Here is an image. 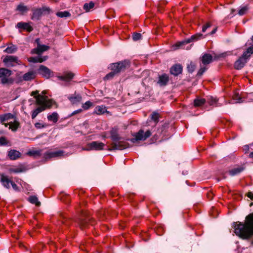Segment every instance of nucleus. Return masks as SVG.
Listing matches in <instances>:
<instances>
[{"mask_svg": "<svg viewBox=\"0 0 253 253\" xmlns=\"http://www.w3.org/2000/svg\"><path fill=\"white\" fill-rule=\"evenodd\" d=\"M249 157L250 158H253V152H251L250 155H249Z\"/></svg>", "mask_w": 253, "mask_h": 253, "instance_id": "obj_57", "label": "nucleus"}, {"mask_svg": "<svg viewBox=\"0 0 253 253\" xmlns=\"http://www.w3.org/2000/svg\"><path fill=\"white\" fill-rule=\"evenodd\" d=\"M16 27L18 29H22L31 32L33 30V28L28 23L20 22L17 24Z\"/></svg>", "mask_w": 253, "mask_h": 253, "instance_id": "obj_16", "label": "nucleus"}, {"mask_svg": "<svg viewBox=\"0 0 253 253\" xmlns=\"http://www.w3.org/2000/svg\"><path fill=\"white\" fill-rule=\"evenodd\" d=\"M9 171L10 172L19 173L22 172L23 169L21 168H11L9 169Z\"/></svg>", "mask_w": 253, "mask_h": 253, "instance_id": "obj_42", "label": "nucleus"}, {"mask_svg": "<svg viewBox=\"0 0 253 253\" xmlns=\"http://www.w3.org/2000/svg\"><path fill=\"white\" fill-rule=\"evenodd\" d=\"M3 62L8 67L14 66L18 64V58L14 56L7 55L3 59Z\"/></svg>", "mask_w": 253, "mask_h": 253, "instance_id": "obj_12", "label": "nucleus"}, {"mask_svg": "<svg viewBox=\"0 0 253 253\" xmlns=\"http://www.w3.org/2000/svg\"><path fill=\"white\" fill-rule=\"evenodd\" d=\"M47 119L49 121H52L53 123L57 122L58 119V115L56 112H53L51 115L47 116Z\"/></svg>", "mask_w": 253, "mask_h": 253, "instance_id": "obj_31", "label": "nucleus"}, {"mask_svg": "<svg viewBox=\"0 0 253 253\" xmlns=\"http://www.w3.org/2000/svg\"><path fill=\"white\" fill-rule=\"evenodd\" d=\"M13 188V189L15 190V191H17L18 190V186H17V185L14 183L13 182H11V184H10Z\"/></svg>", "mask_w": 253, "mask_h": 253, "instance_id": "obj_51", "label": "nucleus"}, {"mask_svg": "<svg viewBox=\"0 0 253 253\" xmlns=\"http://www.w3.org/2000/svg\"><path fill=\"white\" fill-rule=\"evenodd\" d=\"M39 39L36 40V42L38 43V46L37 48L32 49L31 53L33 54H37L38 55L41 54L43 52L48 50L50 47L49 46L46 45H41L39 44Z\"/></svg>", "mask_w": 253, "mask_h": 253, "instance_id": "obj_11", "label": "nucleus"}, {"mask_svg": "<svg viewBox=\"0 0 253 253\" xmlns=\"http://www.w3.org/2000/svg\"><path fill=\"white\" fill-rule=\"evenodd\" d=\"M36 77V75L34 72H28L23 76V80L26 81H30L34 79Z\"/></svg>", "mask_w": 253, "mask_h": 253, "instance_id": "obj_27", "label": "nucleus"}, {"mask_svg": "<svg viewBox=\"0 0 253 253\" xmlns=\"http://www.w3.org/2000/svg\"><path fill=\"white\" fill-rule=\"evenodd\" d=\"M8 143V142L5 137H0V146L7 145Z\"/></svg>", "mask_w": 253, "mask_h": 253, "instance_id": "obj_43", "label": "nucleus"}, {"mask_svg": "<svg viewBox=\"0 0 253 253\" xmlns=\"http://www.w3.org/2000/svg\"><path fill=\"white\" fill-rule=\"evenodd\" d=\"M79 112H77V111H76V112H73V113L72 114V115H75L76 114H77V113H78Z\"/></svg>", "mask_w": 253, "mask_h": 253, "instance_id": "obj_59", "label": "nucleus"}, {"mask_svg": "<svg viewBox=\"0 0 253 253\" xmlns=\"http://www.w3.org/2000/svg\"><path fill=\"white\" fill-rule=\"evenodd\" d=\"M92 105H93V103L91 102L88 101H86L84 104H83L82 107L84 109L87 110V109H89L90 108V107L91 106H92Z\"/></svg>", "mask_w": 253, "mask_h": 253, "instance_id": "obj_39", "label": "nucleus"}, {"mask_svg": "<svg viewBox=\"0 0 253 253\" xmlns=\"http://www.w3.org/2000/svg\"><path fill=\"white\" fill-rule=\"evenodd\" d=\"M211 24L210 23H207L205 25H204L202 27V32H205L207 28L211 27Z\"/></svg>", "mask_w": 253, "mask_h": 253, "instance_id": "obj_50", "label": "nucleus"}, {"mask_svg": "<svg viewBox=\"0 0 253 253\" xmlns=\"http://www.w3.org/2000/svg\"><path fill=\"white\" fill-rule=\"evenodd\" d=\"M169 81V77L166 74H163L159 77L158 84L161 86L166 85Z\"/></svg>", "mask_w": 253, "mask_h": 253, "instance_id": "obj_19", "label": "nucleus"}, {"mask_svg": "<svg viewBox=\"0 0 253 253\" xmlns=\"http://www.w3.org/2000/svg\"><path fill=\"white\" fill-rule=\"evenodd\" d=\"M248 197L250 199L253 200V193L252 192H249L248 193Z\"/></svg>", "mask_w": 253, "mask_h": 253, "instance_id": "obj_53", "label": "nucleus"}, {"mask_svg": "<svg viewBox=\"0 0 253 253\" xmlns=\"http://www.w3.org/2000/svg\"><path fill=\"white\" fill-rule=\"evenodd\" d=\"M94 6V3L93 1H90L89 3H85L84 5V9L86 12H88Z\"/></svg>", "mask_w": 253, "mask_h": 253, "instance_id": "obj_33", "label": "nucleus"}, {"mask_svg": "<svg viewBox=\"0 0 253 253\" xmlns=\"http://www.w3.org/2000/svg\"><path fill=\"white\" fill-rule=\"evenodd\" d=\"M248 58L243 55H242L234 64V67L237 70L241 69L247 62Z\"/></svg>", "mask_w": 253, "mask_h": 253, "instance_id": "obj_14", "label": "nucleus"}, {"mask_svg": "<svg viewBox=\"0 0 253 253\" xmlns=\"http://www.w3.org/2000/svg\"><path fill=\"white\" fill-rule=\"evenodd\" d=\"M231 11H232V13H233V12H234L235 10L233 9H232Z\"/></svg>", "mask_w": 253, "mask_h": 253, "instance_id": "obj_60", "label": "nucleus"}, {"mask_svg": "<svg viewBox=\"0 0 253 253\" xmlns=\"http://www.w3.org/2000/svg\"><path fill=\"white\" fill-rule=\"evenodd\" d=\"M77 111H82V110L81 109H79Z\"/></svg>", "mask_w": 253, "mask_h": 253, "instance_id": "obj_62", "label": "nucleus"}, {"mask_svg": "<svg viewBox=\"0 0 253 253\" xmlns=\"http://www.w3.org/2000/svg\"><path fill=\"white\" fill-rule=\"evenodd\" d=\"M207 70V68L204 66V67H201L199 70L198 71L197 76H202L203 73Z\"/></svg>", "mask_w": 253, "mask_h": 253, "instance_id": "obj_44", "label": "nucleus"}, {"mask_svg": "<svg viewBox=\"0 0 253 253\" xmlns=\"http://www.w3.org/2000/svg\"><path fill=\"white\" fill-rule=\"evenodd\" d=\"M42 150H30L27 152L26 155L33 157L35 158H39L41 156L42 154Z\"/></svg>", "mask_w": 253, "mask_h": 253, "instance_id": "obj_26", "label": "nucleus"}, {"mask_svg": "<svg viewBox=\"0 0 253 253\" xmlns=\"http://www.w3.org/2000/svg\"><path fill=\"white\" fill-rule=\"evenodd\" d=\"M244 150L245 151V153H247L248 151L249 150V145H245L244 146Z\"/></svg>", "mask_w": 253, "mask_h": 253, "instance_id": "obj_55", "label": "nucleus"}, {"mask_svg": "<svg viewBox=\"0 0 253 253\" xmlns=\"http://www.w3.org/2000/svg\"><path fill=\"white\" fill-rule=\"evenodd\" d=\"M110 135L113 142L109 150H122L129 147L128 143L124 141L123 138L120 136L117 128H113L110 131Z\"/></svg>", "mask_w": 253, "mask_h": 253, "instance_id": "obj_3", "label": "nucleus"}, {"mask_svg": "<svg viewBox=\"0 0 253 253\" xmlns=\"http://www.w3.org/2000/svg\"><path fill=\"white\" fill-rule=\"evenodd\" d=\"M38 73L43 77L48 79L53 75V72L49 69L43 65H41L38 69Z\"/></svg>", "mask_w": 253, "mask_h": 253, "instance_id": "obj_13", "label": "nucleus"}, {"mask_svg": "<svg viewBox=\"0 0 253 253\" xmlns=\"http://www.w3.org/2000/svg\"><path fill=\"white\" fill-rule=\"evenodd\" d=\"M233 99L236 101L237 103L241 102L242 98L238 95V94H234L233 96Z\"/></svg>", "mask_w": 253, "mask_h": 253, "instance_id": "obj_47", "label": "nucleus"}, {"mask_svg": "<svg viewBox=\"0 0 253 253\" xmlns=\"http://www.w3.org/2000/svg\"><path fill=\"white\" fill-rule=\"evenodd\" d=\"M64 156V152L62 150L57 151H47L43 155V158L45 161H47L52 158H60Z\"/></svg>", "mask_w": 253, "mask_h": 253, "instance_id": "obj_10", "label": "nucleus"}, {"mask_svg": "<svg viewBox=\"0 0 253 253\" xmlns=\"http://www.w3.org/2000/svg\"><path fill=\"white\" fill-rule=\"evenodd\" d=\"M206 103H207L210 106H218V99L216 97H213L211 96H207L206 99Z\"/></svg>", "mask_w": 253, "mask_h": 253, "instance_id": "obj_24", "label": "nucleus"}, {"mask_svg": "<svg viewBox=\"0 0 253 253\" xmlns=\"http://www.w3.org/2000/svg\"><path fill=\"white\" fill-rule=\"evenodd\" d=\"M203 38V35L201 33H197L194 35H192L190 38L186 39L183 41L177 42L175 44V46L177 47H181L183 45L189 43L191 42L196 41Z\"/></svg>", "mask_w": 253, "mask_h": 253, "instance_id": "obj_8", "label": "nucleus"}, {"mask_svg": "<svg viewBox=\"0 0 253 253\" xmlns=\"http://www.w3.org/2000/svg\"><path fill=\"white\" fill-rule=\"evenodd\" d=\"M251 40L252 41V42H253V36L251 38Z\"/></svg>", "mask_w": 253, "mask_h": 253, "instance_id": "obj_61", "label": "nucleus"}, {"mask_svg": "<svg viewBox=\"0 0 253 253\" xmlns=\"http://www.w3.org/2000/svg\"><path fill=\"white\" fill-rule=\"evenodd\" d=\"M29 201L31 203L35 204L37 206H39L41 205V203L39 201L38 198L35 196H30L29 198Z\"/></svg>", "mask_w": 253, "mask_h": 253, "instance_id": "obj_32", "label": "nucleus"}, {"mask_svg": "<svg viewBox=\"0 0 253 253\" xmlns=\"http://www.w3.org/2000/svg\"><path fill=\"white\" fill-rule=\"evenodd\" d=\"M33 14L31 16V19L33 20H39L42 14V11L41 8L33 9Z\"/></svg>", "mask_w": 253, "mask_h": 253, "instance_id": "obj_20", "label": "nucleus"}, {"mask_svg": "<svg viewBox=\"0 0 253 253\" xmlns=\"http://www.w3.org/2000/svg\"><path fill=\"white\" fill-rule=\"evenodd\" d=\"M206 103L205 98L197 97L194 100L193 104L195 107H202Z\"/></svg>", "mask_w": 253, "mask_h": 253, "instance_id": "obj_25", "label": "nucleus"}, {"mask_svg": "<svg viewBox=\"0 0 253 253\" xmlns=\"http://www.w3.org/2000/svg\"><path fill=\"white\" fill-rule=\"evenodd\" d=\"M17 47L14 45H12L10 46H8L5 50L4 52L7 53H13L16 51L17 50Z\"/></svg>", "mask_w": 253, "mask_h": 253, "instance_id": "obj_36", "label": "nucleus"}, {"mask_svg": "<svg viewBox=\"0 0 253 253\" xmlns=\"http://www.w3.org/2000/svg\"><path fill=\"white\" fill-rule=\"evenodd\" d=\"M40 112H33L32 115V118L34 119L36 117V116L38 115V113Z\"/></svg>", "mask_w": 253, "mask_h": 253, "instance_id": "obj_52", "label": "nucleus"}, {"mask_svg": "<svg viewBox=\"0 0 253 253\" xmlns=\"http://www.w3.org/2000/svg\"><path fill=\"white\" fill-rule=\"evenodd\" d=\"M95 111H107V108L104 106H98L95 108Z\"/></svg>", "mask_w": 253, "mask_h": 253, "instance_id": "obj_46", "label": "nucleus"}, {"mask_svg": "<svg viewBox=\"0 0 253 253\" xmlns=\"http://www.w3.org/2000/svg\"><path fill=\"white\" fill-rule=\"evenodd\" d=\"M132 39L133 41H137L141 39L142 36H141V34L140 33H134L132 34Z\"/></svg>", "mask_w": 253, "mask_h": 253, "instance_id": "obj_40", "label": "nucleus"}, {"mask_svg": "<svg viewBox=\"0 0 253 253\" xmlns=\"http://www.w3.org/2000/svg\"><path fill=\"white\" fill-rule=\"evenodd\" d=\"M117 75L114 70H111V72L107 74L104 77V80H109L113 79L115 75Z\"/></svg>", "mask_w": 253, "mask_h": 253, "instance_id": "obj_37", "label": "nucleus"}, {"mask_svg": "<svg viewBox=\"0 0 253 253\" xmlns=\"http://www.w3.org/2000/svg\"><path fill=\"white\" fill-rule=\"evenodd\" d=\"M151 135V132L150 130H147L145 132L142 129H140L139 131L133 135L134 137L128 139L132 143H134L137 141L140 140H145L147 138L149 137Z\"/></svg>", "mask_w": 253, "mask_h": 253, "instance_id": "obj_6", "label": "nucleus"}, {"mask_svg": "<svg viewBox=\"0 0 253 253\" xmlns=\"http://www.w3.org/2000/svg\"><path fill=\"white\" fill-rule=\"evenodd\" d=\"M56 15L58 17H61V18H66L69 17L71 16V14L69 12L67 11H59L56 13Z\"/></svg>", "mask_w": 253, "mask_h": 253, "instance_id": "obj_35", "label": "nucleus"}, {"mask_svg": "<svg viewBox=\"0 0 253 253\" xmlns=\"http://www.w3.org/2000/svg\"><path fill=\"white\" fill-rule=\"evenodd\" d=\"M35 126L37 128H42L45 127L46 126L40 123H37L35 124Z\"/></svg>", "mask_w": 253, "mask_h": 253, "instance_id": "obj_49", "label": "nucleus"}, {"mask_svg": "<svg viewBox=\"0 0 253 253\" xmlns=\"http://www.w3.org/2000/svg\"><path fill=\"white\" fill-rule=\"evenodd\" d=\"M252 54H253V44L247 49L243 55L248 59Z\"/></svg>", "mask_w": 253, "mask_h": 253, "instance_id": "obj_30", "label": "nucleus"}, {"mask_svg": "<svg viewBox=\"0 0 253 253\" xmlns=\"http://www.w3.org/2000/svg\"><path fill=\"white\" fill-rule=\"evenodd\" d=\"M216 29H215L213 30H212V32H211V34H213L214 33H215V32H216Z\"/></svg>", "mask_w": 253, "mask_h": 253, "instance_id": "obj_58", "label": "nucleus"}, {"mask_svg": "<svg viewBox=\"0 0 253 253\" xmlns=\"http://www.w3.org/2000/svg\"><path fill=\"white\" fill-rule=\"evenodd\" d=\"M5 121H9L8 123L4 124L6 127L9 126V128L12 131H16L19 126V123L16 120L14 115L11 113H7L0 115V123H3Z\"/></svg>", "mask_w": 253, "mask_h": 253, "instance_id": "obj_4", "label": "nucleus"}, {"mask_svg": "<svg viewBox=\"0 0 253 253\" xmlns=\"http://www.w3.org/2000/svg\"><path fill=\"white\" fill-rule=\"evenodd\" d=\"M235 233L240 238L248 239L253 236V213L246 217L244 223L237 221L233 223Z\"/></svg>", "mask_w": 253, "mask_h": 253, "instance_id": "obj_1", "label": "nucleus"}, {"mask_svg": "<svg viewBox=\"0 0 253 253\" xmlns=\"http://www.w3.org/2000/svg\"><path fill=\"white\" fill-rule=\"evenodd\" d=\"M201 61L202 64L206 66L212 62V56L210 54L205 53L201 57Z\"/></svg>", "mask_w": 253, "mask_h": 253, "instance_id": "obj_17", "label": "nucleus"}, {"mask_svg": "<svg viewBox=\"0 0 253 253\" xmlns=\"http://www.w3.org/2000/svg\"><path fill=\"white\" fill-rule=\"evenodd\" d=\"M196 65L193 62H190L187 66L188 72L190 73H193L194 71Z\"/></svg>", "mask_w": 253, "mask_h": 253, "instance_id": "obj_38", "label": "nucleus"}, {"mask_svg": "<svg viewBox=\"0 0 253 253\" xmlns=\"http://www.w3.org/2000/svg\"><path fill=\"white\" fill-rule=\"evenodd\" d=\"M182 71V67L179 64H176L173 65L170 69L171 74L177 76L180 74Z\"/></svg>", "mask_w": 253, "mask_h": 253, "instance_id": "obj_15", "label": "nucleus"}, {"mask_svg": "<svg viewBox=\"0 0 253 253\" xmlns=\"http://www.w3.org/2000/svg\"><path fill=\"white\" fill-rule=\"evenodd\" d=\"M159 117V114L156 112H154L151 115V118L155 123H157L158 122Z\"/></svg>", "mask_w": 253, "mask_h": 253, "instance_id": "obj_41", "label": "nucleus"}, {"mask_svg": "<svg viewBox=\"0 0 253 253\" xmlns=\"http://www.w3.org/2000/svg\"><path fill=\"white\" fill-rule=\"evenodd\" d=\"M243 170L241 168H236L230 170L229 172L231 176H234L240 173Z\"/></svg>", "mask_w": 253, "mask_h": 253, "instance_id": "obj_34", "label": "nucleus"}, {"mask_svg": "<svg viewBox=\"0 0 253 253\" xmlns=\"http://www.w3.org/2000/svg\"><path fill=\"white\" fill-rule=\"evenodd\" d=\"M105 112H101V111L96 112V114L97 115H99L103 114Z\"/></svg>", "mask_w": 253, "mask_h": 253, "instance_id": "obj_56", "label": "nucleus"}, {"mask_svg": "<svg viewBox=\"0 0 253 253\" xmlns=\"http://www.w3.org/2000/svg\"><path fill=\"white\" fill-rule=\"evenodd\" d=\"M248 7L247 6H244L239 10L238 13L240 15H243L246 13Z\"/></svg>", "mask_w": 253, "mask_h": 253, "instance_id": "obj_45", "label": "nucleus"}, {"mask_svg": "<svg viewBox=\"0 0 253 253\" xmlns=\"http://www.w3.org/2000/svg\"><path fill=\"white\" fill-rule=\"evenodd\" d=\"M47 59V56L31 57L28 58V61L33 63H42Z\"/></svg>", "mask_w": 253, "mask_h": 253, "instance_id": "obj_23", "label": "nucleus"}, {"mask_svg": "<svg viewBox=\"0 0 253 253\" xmlns=\"http://www.w3.org/2000/svg\"><path fill=\"white\" fill-rule=\"evenodd\" d=\"M16 10L19 11L21 14H23L24 13H26L28 10V8L25 5H24L23 3H20L17 6Z\"/></svg>", "mask_w": 253, "mask_h": 253, "instance_id": "obj_29", "label": "nucleus"}, {"mask_svg": "<svg viewBox=\"0 0 253 253\" xmlns=\"http://www.w3.org/2000/svg\"><path fill=\"white\" fill-rule=\"evenodd\" d=\"M89 219H88L87 220H82L80 221V226L82 228L84 227H85L87 225V222H88V220Z\"/></svg>", "mask_w": 253, "mask_h": 253, "instance_id": "obj_48", "label": "nucleus"}, {"mask_svg": "<svg viewBox=\"0 0 253 253\" xmlns=\"http://www.w3.org/2000/svg\"><path fill=\"white\" fill-rule=\"evenodd\" d=\"M8 157L11 160H15L20 157L21 153L16 150H10L8 152Z\"/></svg>", "mask_w": 253, "mask_h": 253, "instance_id": "obj_18", "label": "nucleus"}, {"mask_svg": "<svg viewBox=\"0 0 253 253\" xmlns=\"http://www.w3.org/2000/svg\"><path fill=\"white\" fill-rule=\"evenodd\" d=\"M105 144L103 143L98 141H93L87 144L86 147L84 148V150L90 151V150H103Z\"/></svg>", "mask_w": 253, "mask_h": 253, "instance_id": "obj_9", "label": "nucleus"}, {"mask_svg": "<svg viewBox=\"0 0 253 253\" xmlns=\"http://www.w3.org/2000/svg\"><path fill=\"white\" fill-rule=\"evenodd\" d=\"M42 11H47L48 12H49L50 11V9L49 7H43L42 9Z\"/></svg>", "mask_w": 253, "mask_h": 253, "instance_id": "obj_54", "label": "nucleus"}, {"mask_svg": "<svg viewBox=\"0 0 253 253\" xmlns=\"http://www.w3.org/2000/svg\"><path fill=\"white\" fill-rule=\"evenodd\" d=\"M68 99L70 101L72 104H77L80 103L82 100V97L80 95H72L68 96Z\"/></svg>", "mask_w": 253, "mask_h": 253, "instance_id": "obj_22", "label": "nucleus"}, {"mask_svg": "<svg viewBox=\"0 0 253 253\" xmlns=\"http://www.w3.org/2000/svg\"><path fill=\"white\" fill-rule=\"evenodd\" d=\"M0 181L4 187L7 189L10 188V184L12 181L9 179L7 176H5L4 174L0 175Z\"/></svg>", "mask_w": 253, "mask_h": 253, "instance_id": "obj_21", "label": "nucleus"}, {"mask_svg": "<svg viewBox=\"0 0 253 253\" xmlns=\"http://www.w3.org/2000/svg\"><path fill=\"white\" fill-rule=\"evenodd\" d=\"M11 71L5 68L0 69V79L2 84L12 83L13 80L9 78Z\"/></svg>", "mask_w": 253, "mask_h": 253, "instance_id": "obj_7", "label": "nucleus"}, {"mask_svg": "<svg viewBox=\"0 0 253 253\" xmlns=\"http://www.w3.org/2000/svg\"><path fill=\"white\" fill-rule=\"evenodd\" d=\"M74 74L71 72L65 73L63 75L59 76V78L61 80L69 81L73 78Z\"/></svg>", "mask_w": 253, "mask_h": 253, "instance_id": "obj_28", "label": "nucleus"}, {"mask_svg": "<svg viewBox=\"0 0 253 253\" xmlns=\"http://www.w3.org/2000/svg\"><path fill=\"white\" fill-rule=\"evenodd\" d=\"M45 91H42V94H40L39 91L38 90L31 93V95L34 96L36 105L38 106V108L34 111H44L50 109L52 107H54V108L57 107L56 103L52 99H49L45 95Z\"/></svg>", "mask_w": 253, "mask_h": 253, "instance_id": "obj_2", "label": "nucleus"}, {"mask_svg": "<svg viewBox=\"0 0 253 253\" xmlns=\"http://www.w3.org/2000/svg\"><path fill=\"white\" fill-rule=\"evenodd\" d=\"M129 67V62L128 61L124 60L110 64L109 68L111 70H114L117 74H118L122 72L125 71Z\"/></svg>", "mask_w": 253, "mask_h": 253, "instance_id": "obj_5", "label": "nucleus"}]
</instances>
